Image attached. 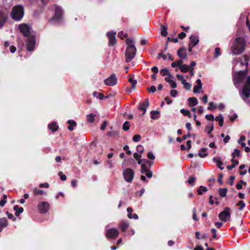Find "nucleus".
I'll use <instances>...</instances> for the list:
<instances>
[{"label":"nucleus","instance_id":"3","mask_svg":"<svg viewBox=\"0 0 250 250\" xmlns=\"http://www.w3.org/2000/svg\"><path fill=\"white\" fill-rule=\"evenodd\" d=\"M23 15L24 9L22 5H17L13 7L11 13V16L13 20L20 21L22 18Z\"/></svg>","mask_w":250,"mask_h":250},{"label":"nucleus","instance_id":"24","mask_svg":"<svg viewBox=\"0 0 250 250\" xmlns=\"http://www.w3.org/2000/svg\"><path fill=\"white\" fill-rule=\"evenodd\" d=\"M15 211V215L17 217L20 216V213L23 211V208L22 207H19L18 205H15L13 208Z\"/></svg>","mask_w":250,"mask_h":250},{"label":"nucleus","instance_id":"39","mask_svg":"<svg viewBox=\"0 0 250 250\" xmlns=\"http://www.w3.org/2000/svg\"><path fill=\"white\" fill-rule=\"evenodd\" d=\"M128 82L131 83V88L135 89L136 88V84L137 83V81L134 80L133 78L131 77L129 78Z\"/></svg>","mask_w":250,"mask_h":250},{"label":"nucleus","instance_id":"48","mask_svg":"<svg viewBox=\"0 0 250 250\" xmlns=\"http://www.w3.org/2000/svg\"><path fill=\"white\" fill-rule=\"evenodd\" d=\"M119 132L116 131H108L107 133V135L109 136H112L113 137L118 135Z\"/></svg>","mask_w":250,"mask_h":250},{"label":"nucleus","instance_id":"42","mask_svg":"<svg viewBox=\"0 0 250 250\" xmlns=\"http://www.w3.org/2000/svg\"><path fill=\"white\" fill-rule=\"evenodd\" d=\"M130 125L129 122L125 121L123 125V129L125 131H127L129 129Z\"/></svg>","mask_w":250,"mask_h":250},{"label":"nucleus","instance_id":"54","mask_svg":"<svg viewBox=\"0 0 250 250\" xmlns=\"http://www.w3.org/2000/svg\"><path fill=\"white\" fill-rule=\"evenodd\" d=\"M176 77L178 80L181 82L182 84H183L186 81V80L184 79V76L183 75L177 74L176 75Z\"/></svg>","mask_w":250,"mask_h":250},{"label":"nucleus","instance_id":"14","mask_svg":"<svg viewBox=\"0 0 250 250\" xmlns=\"http://www.w3.org/2000/svg\"><path fill=\"white\" fill-rule=\"evenodd\" d=\"M63 14L62 9L60 6H56L55 9V15L50 20L51 21L53 20H58L62 19Z\"/></svg>","mask_w":250,"mask_h":250},{"label":"nucleus","instance_id":"21","mask_svg":"<svg viewBox=\"0 0 250 250\" xmlns=\"http://www.w3.org/2000/svg\"><path fill=\"white\" fill-rule=\"evenodd\" d=\"M129 227V223L125 221H122L119 225V227L123 232H125Z\"/></svg>","mask_w":250,"mask_h":250},{"label":"nucleus","instance_id":"15","mask_svg":"<svg viewBox=\"0 0 250 250\" xmlns=\"http://www.w3.org/2000/svg\"><path fill=\"white\" fill-rule=\"evenodd\" d=\"M144 164H142L141 172L142 174H145L148 178H151L152 177V172L150 171L148 168H147L146 166Z\"/></svg>","mask_w":250,"mask_h":250},{"label":"nucleus","instance_id":"49","mask_svg":"<svg viewBox=\"0 0 250 250\" xmlns=\"http://www.w3.org/2000/svg\"><path fill=\"white\" fill-rule=\"evenodd\" d=\"M215 53H214V58H218L219 56L221 55V51H220V48L219 47H216L215 49Z\"/></svg>","mask_w":250,"mask_h":250},{"label":"nucleus","instance_id":"55","mask_svg":"<svg viewBox=\"0 0 250 250\" xmlns=\"http://www.w3.org/2000/svg\"><path fill=\"white\" fill-rule=\"evenodd\" d=\"M205 118L208 121L213 122L214 120V117L212 114H207L206 115Z\"/></svg>","mask_w":250,"mask_h":250},{"label":"nucleus","instance_id":"16","mask_svg":"<svg viewBox=\"0 0 250 250\" xmlns=\"http://www.w3.org/2000/svg\"><path fill=\"white\" fill-rule=\"evenodd\" d=\"M7 20V15L4 12L0 10V29L4 25Z\"/></svg>","mask_w":250,"mask_h":250},{"label":"nucleus","instance_id":"28","mask_svg":"<svg viewBox=\"0 0 250 250\" xmlns=\"http://www.w3.org/2000/svg\"><path fill=\"white\" fill-rule=\"evenodd\" d=\"M150 114L152 119L156 120L159 118L158 115L160 114V112L158 110H152L150 112Z\"/></svg>","mask_w":250,"mask_h":250},{"label":"nucleus","instance_id":"17","mask_svg":"<svg viewBox=\"0 0 250 250\" xmlns=\"http://www.w3.org/2000/svg\"><path fill=\"white\" fill-rule=\"evenodd\" d=\"M189 40L190 41L188 44L194 47L199 42V38L198 36L195 35H192L189 37Z\"/></svg>","mask_w":250,"mask_h":250},{"label":"nucleus","instance_id":"63","mask_svg":"<svg viewBox=\"0 0 250 250\" xmlns=\"http://www.w3.org/2000/svg\"><path fill=\"white\" fill-rule=\"evenodd\" d=\"M59 175L60 176L61 180L64 181L66 179V176L65 175L63 174L62 172H59Z\"/></svg>","mask_w":250,"mask_h":250},{"label":"nucleus","instance_id":"25","mask_svg":"<svg viewBox=\"0 0 250 250\" xmlns=\"http://www.w3.org/2000/svg\"><path fill=\"white\" fill-rule=\"evenodd\" d=\"M231 162L232 163L231 165L228 166L227 167V168L229 170H231L233 168L235 167L237 165L239 164V161L237 160H235L233 158L231 159Z\"/></svg>","mask_w":250,"mask_h":250},{"label":"nucleus","instance_id":"60","mask_svg":"<svg viewBox=\"0 0 250 250\" xmlns=\"http://www.w3.org/2000/svg\"><path fill=\"white\" fill-rule=\"evenodd\" d=\"M147 90L149 92L154 93L156 91V88L155 86L152 85L150 88H147Z\"/></svg>","mask_w":250,"mask_h":250},{"label":"nucleus","instance_id":"2","mask_svg":"<svg viewBox=\"0 0 250 250\" xmlns=\"http://www.w3.org/2000/svg\"><path fill=\"white\" fill-rule=\"evenodd\" d=\"M246 41L243 37H239L235 39L234 43L232 47V52L234 55L242 53L245 48Z\"/></svg>","mask_w":250,"mask_h":250},{"label":"nucleus","instance_id":"33","mask_svg":"<svg viewBox=\"0 0 250 250\" xmlns=\"http://www.w3.org/2000/svg\"><path fill=\"white\" fill-rule=\"evenodd\" d=\"M183 60L180 59V60H178L177 61L173 62L171 64V66L173 68H174V67H177V66H178V67H179L180 68V66H181L182 64L183 63Z\"/></svg>","mask_w":250,"mask_h":250},{"label":"nucleus","instance_id":"43","mask_svg":"<svg viewBox=\"0 0 250 250\" xmlns=\"http://www.w3.org/2000/svg\"><path fill=\"white\" fill-rule=\"evenodd\" d=\"M180 69L182 72L186 73L189 70L188 66L187 64H182L180 67Z\"/></svg>","mask_w":250,"mask_h":250},{"label":"nucleus","instance_id":"32","mask_svg":"<svg viewBox=\"0 0 250 250\" xmlns=\"http://www.w3.org/2000/svg\"><path fill=\"white\" fill-rule=\"evenodd\" d=\"M33 193L35 195H46V193L43 190L38 189L37 188H35L33 189Z\"/></svg>","mask_w":250,"mask_h":250},{"label":"nucleus","instance_id":"10","mask_svg":"<svg viewBox=\"0 0 250 250\" xmlns=\"http://www.w3.org/2000/svg\"><path fill=\"white\" fill-rule=\"evenodd\" d=\"M19 29L24 37H29L30 32L29 26L25 23H22L19 25Z\"/></svg>","mask_w":250,"mask_h":250},{"label":"nucleus","instance_id":"46","mask_svg":"<svg viewBox=\"0 0 250 250\" xmlns=\"http://www.w3.org/2000/svg\"><path fill=\"white\" fill-rule=\"evenodd\" d=\"M236 156L238 157L240 156V151L238 149H235L232 154V158L234 159Z\"/></svg>","mask_w":250,"mask_h":250},{"label":"nucleus","instance_id":"40","mask_svg":"<svg viewBox=\"0 0 250 250\" xmlns=\"http://www.w3.org/2000/svg\"><path fill=\"white\" fill-rule=\"evenodd\" d=\"M95 117V115L91 113L86 116V120L89 123H93L94 121V118Z\"/></svg>","mask_w":250,"mask_h":250},{"label":"nucleus","instance_id":"20","mask_svg":"<svg viewBox=\"0 0 250 250\" xmlns=\"http://www.w3.org/2000/svg\"><path fill=\"white\" fill-rule=\"evenodd\" d=\"M8 225V221L5 217L0 218V232Z\"/></svg>","mask_w":250,"mask_h":250},{"label":"nucleus","instance_id":"61","mask_svg":"<svg viewBox=\"0 0 250 250\" xmlns=\"http://www.w3.org/2000/svg\"><path fill=\"white\" fill-rule=\"evenodd\" d=\"M132 208H130V207H128L127 208V211L128 212V214H127V217L128 218H131V216L132 215Z\"/></svg>","mask_w":250,"mask_h":250},{"label":"nucleus","instance_id":"50","mask_svg":"<svg viewBox=\"0 0 250 250\" xmlns=\"http://www.w3.org/2000/svg\"><path fill=\"white\" fill-rule=\"evenodd\" d=\"M237 206L240 207L239 210H242L244 208L245 204L243 201L241 200L237 203Z\"/></svg>","mask_w":250,"mask_h":250},{"label":"nucleus","instance_id":"64","mask_svg":"<svg viewBox=\"0 0 250 250\" xmlns=\"http://www.w3.org/2000/svg\"><path fill=\"white\" fill-rule=\"evenodd\" d=\"M178 37L180 39H183L186 37V34L184 32H182L181 33L178 34Z\"/></svg>","mask_w":250,"mask_h":250},{"label":"nucleus","instance_id":"35","mask_svg":"<svg viewBox=\"0 0 250 250\" xmlns=\"http://www.w3.org/2000/svg\"><path fill=\"white\" fill-rule=\"evenodd\" d=\"M160 73L161 75L163 76H171V75L170 73L169 72V70L166 68L161 69L160 71Z\"/></svg>","mask_w":250,"mask_h":250},{"label":"nucleus","instance_id":"38","mask_svg":"<svg viewBox=\"0 0 250 250\" xmlns=\"http://www.w3.org/2000/svg\"><path fill=\"white\" fill-rule=\"evenodd\" d=\"M93 95L100 100H103L105 99L104 95L102 93H98L96 91H95L93 93Z\"/></svg>","mask_w":250,"mask_h":250},{"label":"nucleus","instance_id":"41","mask_svg":"<svg viewBox=\"0 0 250 250\" xmlns=\"http://www.w3.org/2000/svg\"><path fill=\"white\" fill-rule=\"evenodd\" d=\"M180 112L184 115L187 116L189 118H190L191 117L190 112L188 110H186L185 109H181Z\"/></svg>","mask_w":250,"mask_h":250},{"label":"nucleus","instance_id":"18","mask_svg":"<svg viewBox=\"0 0 250 250\" xmlns=\"http://www.w3.org/2000/svg\"><path fill=\"white\" fill-rule=\"evenodd\" d=\"M177 55L181 59H186L187 53L186 48L184 47L179 48L177 51Z\"/></svg>","mask_w":250,"mask_h":250},{"label":"nucleus","instance_id":"6","mask_svg":"<svg viewBox=\"0 0 250 250\" xmlns=\"http://www.w3.org/2000/svg\"><path fill=\"white\" fill-rule=\"evenodd\" d=\"M119 231L116 228L108 229L105 233L106 238L109 240L115 239L119 236Z\"/></svg>","mask_w":250,"mask_h":250},{"label":"nucleus","instance_id":"31","mask_svg":"<svg viewBox=\"0 0 250 250\" xmlns=\"http://www.w3.org/2000/svg\"><path fill=\"white\" fill-rule=\"evenodd\" d=\"M207 191H208V189L207 187L201 186L198 188L197 192L198 195H201L203 194V192H205Z\"/></svg>","mask_w":250,"mask_h":250},{"label":"nucleus","instance_id":"9","mask_svg":"<svg viewBox=\"0 0 250 250\" xmlns=\"http://www.w3.org/2000/svg\"><path fill=\"white\" fill-rule=\"evenodd\" d=\"M26 43V48L28 51H33L36 43V39L34 36L32 35L28 37Z\"/></svg>","mask_w":250,"mask_h":250},{"label":"nucleus","instance_id":"56","mask_svg":"<svg viewBox=\"0 0 250 250\" xmlns=\"http://www.w3.org/2000/svg\"><path fill=\"white\" fill-rule=\"evenodd\" d=\"M184 88L187 90H190L191 89V84L186 81L183 84Z\"/></svg>","mask_w":250,"mask_h":250},{"label":"nucleus","instance_id":"37","mask_svg":"<svg viewBox=\"0 0 250 250\" xmlns=\"http://www.w3.org/2000/svg\"><path fill=\"white\" fill-rule=\"evenodd\" d=\"M161 35L163 37H166L168 35L167 31V28L166 26L162 25L161 27Z\"/></svg>","mask_w":250,"mask_h":250},{"label":"nucleus","instance_id":"52","mask_svg":"<svg viewBox=\"0 0 250 250\" xmlns=\"http://www.w3.org/2000/svg\"><path fill=\"white\" fill-rule=\"evenodd\" d=\"M141 139V136L139 134H136L133 136L132 140L134 142H138L140 141Z\"/></svg>","mask_w":250,"mask_h":250},{"label":"nucleus","instance_id":"29","mask_svg":"<svg viewBox=\"0 0 250 250\" xmlns=\"http://www.w3.org/2000/svg\"><path fill=\"white\" fill-rule=\"evenodd\" d=\"M216 121L218 122L219 125L222 126L224 124V118L222 114H220L216 116L215 118Z\"/></svg>","mask_w":250,"mask_h":250},{"label":"nucleus","instance_id":"57","mask_svg":"<svg viewBox=\"0 0 250 250\" xmlns=\"http://www.w3.org/2000/svg\"><path fill=\"white\" fill-rule=\"evenodd\" d=\"M136 150L140 153H143L144 152V147L142 145H138L136 147Z\"/></svg>","mask_w":250,"mask_h":250},{"label":"nucleus","instance_id":"36","mask_svg":"<svg viewBox=\"0 0 250 250\" xmlns=\"http://www.w3.org/2000/svg\"><path fill=\"white\" fill-rule=\"evenodd\" d=\"M228 189L227 188H221L219 189V194L222 197L226 196Z\"/></svg>","mask_w":250,"mask_h":250},{"label":"nucleus","instance_id":"11","mask_svg":"<svg viewBox=\"0 0 250 250\" xmlns=\"http://www.w3.org/2000/svg\"><path fill=\"white\" fill-rule=\"evenodd\" d=\"M50 204L47 202H41L38 204V209L40 212L45 213L48 211Z\"/></svg>","mask_w":250,"mask_h":250},{"label":"nucleus","instance_id":"23","mask_svg":"<svg viewBox=\"0 0 250 250\" xmlns=\"http://www.w3.org/2000/svg\"><path fill=\"white\" fill-rule=\"evenodd\" d=\"M48 127L52 132H55L58 129L59 126L57 125L56 122H53L51 124L48 125Z\"/></svg>","mask_w":250,"mask_h":250},{"label":"nucleus","instance_id":"44","mask_svg":"<svg viewBox=\"0 0 250 250\" xmlns=\"http://www.w3.org/2000/svg\"><path fill=\"white\" fill-rule=\"evenodd\" d=\"M196 178L195 177L191 176L189 178L188 183L192 187L195 185V181Z\"/></svg>","mask_w":250,"mask_h":250},{"label":"nucleus","instance_id":"30","mask_svg":"<svg viewBox=\"0 0 250 250\" xmlns=\"http://www.w3.org/2000/svg\"><path fill=\"white\" fill-rule=\"evenodd\" d=\"M207 150L206 148H202L199 151L198 156L201 158H204L208 156V153L206 152Z\"/></svg>","mask_w":250,"mask_h":250},{"label":"nucleus","instance_id":"22","mask_svg":"<svg viewBox=\"0 0 250 250\" xmlns=\"http://www.w3.org/2000/svg\"><path fill=\"white\" fill-rule=\"evenodd\" d=\"M212 160L214 163H216L217 167L219 169L221 170H223L224 169V167H222L223 165V163L219 157H214L213 158Z\"/></svg>","mask_w":250,"mask_h":250},{"label":"nucleus","instance_id":"51","mask_svg":"<svg viewBox=\"0 0 250 250\" xmlns=\"http://www.w3.org/2000/svg\"><path fill=\"white\" fill-rule=\"evenodd\" d=\"M209 106L208 107L207 109L209 110H213L214 109H215L217 107L216 105L214 104V103L213 102H210L209 103Z\"/></svg>","mask_w":250,"mask_h":250},{"label":"nucleus","instance_id":"34","mask_svg":"<svg viewBox=\"0 0 250 250\" xmlns=\"http://www.w3.org/2000/svg\"><path fill=\"white\" fill-rule=\"evenodd\" d=\"M149 103L148 99H147L146 100V103H141L139 104V106L138 107V108L140 110H141L143 108H147L149 106Z\"/></svg>","mask_w":250,"mask_h":250},{"label":"nucleus","instance_id":"7","mask_svg":"<svg viewBox=\"0 0 250 250\" xmlns=\"http://www.w3.org/2000/svg\"><path fill=\"white\" fill-rule=\"evenodd\" d=\"M123 174L126 182H131L134 176V171L132 169L127 168L124 170Z\"/></svg>","mask_w":250,"mask_h":250},{"label":"nucleus","instance_id":"4","mask_svg":"<svg viewBox=\"0 0 250 250\" xmlns=\"http://www.w3.org/2000/svg\"><path fill=\"white\" fill-rule=\"evenodd\" d=\"M247 73V70L244 71H240L233 76V81L234 84L236 86L244 81Z\"/></svg>","mask_w":250,"mask_h":250},{"label":"nucleus","instance_id":"5","mask_svg":"<svg viewBox=\"0 0 250 250\" xmlns=\"http://www.w3.org/2000/svg\"><path fill=\"white\" fill-rule=\"evenodd\" d=\"M230 208L229 207L225 208L224 210L221 211L218 215L220 220L223 222L229 221L230 220Z\"/></svg>","mask_w":250,"mask_h":250},{"label":"nucleus","instance_id":"26","mask_svg":"<svg viewBox=\"0 0 250 250\" xmlns=\"http://www.w3.org/2000/svg\"><path fill=\"white\" fill-rule=\"evenodd\" d=\"M188 104L190 106H193L198 104L197 99L195 97H191L188 99Z\"/></svg>","mask_w":250,"mask_h":250},{"label":"nucleus","instance_id":"58","mask_svg":"<svg viewBox=\"0 0 250 250\" xmlns=\"http://www.w3.org/2000/svg\"><path fill=\"white\" fill-rule=\"evenodd\" d=\"M148 158L150 160H153L155 159V156L152 152H148L147 154Z\"/></svg>","mask_w":250,"mask_h":250},{"label":"nucleus","instance_id":"19","mask_svg":"<svg viewBox=\"0 0 250 250\" xmlns=\"http://www.w3.org/2000/svg\"><path fill=\"white\" fill-rule=\"evenodd\" d=\"M196 85L193 88V92L194 93H197L199 92V90L202 88V83L200 79L196 81Z\"/></svg>","mask_w":250,"mask_h":250},{"label":"nucleus","instance_id":"8","mask_svg":"<svg viewBox=\"0 0 250 250\" xmlns=\"http://www.w3.org/2000/svg\"><path fill=\"white\" fill-rule=\"evenodd\" d=\"M242 94L246 98L250 96V76L247 77L242 89Z\"/></svg>","mask_w":250,"mask_h":250},{"label":"nucleus","instance_id":"12","mask_svg":"<svg viewBox=\"0 0 250 250\" xmlns=\"http://www.w3.org/2000/svg\"><path fill=\"white\" fill-rule=\"evenodd\" d=\"M116 33L115 32H108L106 33V36L108 38V45L109 46H113L117 43L116 38Z\"/></svg>","mask_w":250,"mask_h":250},{"label":"nucleus","instance_id":"53","mask_svg":"<svg viewBox=\"0 0 250 250\" xmlns=\"http://www.w3.org/2000/svg\"><path fill=\"white\" fill-rule=\"evenodd\" d=\"M8 218L10 219H12L13 221H16L17 220V218L14 216L13 214L11 213H9L8 211L6 212Z\"/></svg>","mask_w":250,"mask_h":250},{"label":"nucleus","instance_id":"62","mask_svg":"<svg viewBox=\"0 0 250 250\" xmlns=\"http://www.w3.org/2000/svg\"><path fill=\"white\" fill-rule=\"evenodd\" d=\"M170 95L173 97H175L177 95L178 92L176 90H171L170 92Z\"/></svg>","mask_w":250,"mask_h":250},{"label":"nucleus","instance_id":"1","mask_svg":"<svg viewBox=\"0 0 250 250\" xmlns=\"http://www.w3.org/2000/svg\"><path fill=\"white\" fill-rule=\"evenodd\" d=\"M125 43L127 45L125 50V62H131L135 57L137 52V49L134 45V41L130 38H127Z\"/></svg>","mask_w":250,"mask_h":250},{"label":"nucleus","instance_id":"13","mask_svg":"<svg viewBox=\"0 0 250 250\" xmlns=\"http://www.w3.org/2000/svg\"><path fill=\"white\" fill-rule=\"evenodd\" d=\"M105 84L108 86H114L117 83V79L116 75L112 74L109 78L106 79L104 81Z\"/></svg>","mask_w":250,"mask_h":250},{"label":"nucleus","instance_id":"59","mask_svg":"<svg viewBox=\"0 0 250 250\" xmlns=\"http://www.w3.org/2000/svg\"><path fill=\"white\" fill-rule=\"evenodd\" d=\"M39 187L40 188H48L49 187V185L47 183H41L39 185Z\"/></svg>","mask_w":250,"mask_h":250},{"label":"nucleus","instance_id":"47","mask_svg":"<svg viewBox=\"0 0 250 250\" xmlns=\"http://www.w3.org/2000/svg\"><path fill=\"white\" fill-rule=\"evenodd\" d=\"M214 129V126L213 124H212L210 127H209L208 126H207L206 127L205 131L207 132L208 134H210L211 132Z\"/></svg>","mask_w":250,"mask_h":250},{"label":"nucleus","instance_id":"45","mask_svg":"<svg viewBox=\"0 0 250 250\" xmlns=\"http://www.w3.org/2000/svg\"><path fill=\"white\" fill-rule=\"evenodd\" d=\"M128 36V34L126 33H124V31H120L118 33V37L122 40H124V38H126Z\"/></svg>","mask_w":250,"mask_h":250},{"label":"nucleus","instance_id":"27","mask_svg":"<svg viewBox=\"0 0 250 250\" xmlns=\"http://www.w3.org/2000/svg\"><path fill=\"white\" fill-rule=\"evenodd\" d=\"M67 123L69 125L68 126V129L69 131H72L74 129L73 127L77 125L75 121L70 120H68L67 122Z\"/></svg>","mask_w":250,"mask_h":250}]
</instances>
